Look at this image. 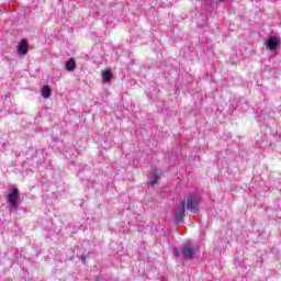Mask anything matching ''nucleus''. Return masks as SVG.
I'll return each instance as SVG.
<instances>
[{"label":"nucleus","mask_w":281,"mask_h":281,"mask_svg":"<svg viewBox=\"0 0 281 281\" xmlns=\"http://www.w3.org/2000/svg\"><path fill=\"white\" fill-rule=\"evenodd\" d=\"M74 69H76V59L70 58L68 61H66V70L74 71Z\"/></svg>","instance_id":"1a4fd4ad"},{"label":"nucleus","mask_w":281,"mask_h":281,"mask_svg":"<svg viewBox=\"0 0 281 281\" xmlns=\"http://www.w3.org/2000/svg\"><path fill=\"white\" fill-rule=\"evenodd\" d=\"M20 196L19 189H11L7 196V201L10 203V205H12V207H16L19 205Z\"/></svg>","instance_id":"f257e3e1"},{"label":"nucleus","mask_w":281,"mask_h":281,"mask_svg":"<svg viewBox=\"0 0 281 281\" xmlns=\"http://www.w3.org/2000/svg\"><path fill=\"white\" fill-rule=\"evenodd\" d=\"M175 256H177V258L179 257V251L178 250H173Z\"/></svg>","instance_id":"9b49d317"},{"label":"nucleus","mask_w":281,"mask_h":281,"mask_svg":"<svg viewBox=\"0 0 281 281\" xmlns=\"http://www.w3.org/2000/svg\"><path fill=\"white\" fill-rule=\"evenodd\" d=\"M220 1V3H223V1H225V0H218Z\"/></svg>","instance_id":"f8f14e48"},{"label":"nucleus","mask_w":281,"mask_h":281,"mask_svg":"<svg viewBox=\"0 0 281 281\" xmlns=\"http://www.w3.org/2000/svg\"><path fill=\"white\" fill-rule=\"evenodd\" d=\"M102 82H111V78H113V72L109 69L102 70Z\"/></svg>","instance_id":"0eeeda50"},{"label":"nucleus","mask_w":281,"mask_h":281,"mask_svg":"<svg viewBox=\"0 0 281 281\" xmlns=\"http://www.w3.org/2000/svg\"><path fill=\"white\" fill-rule=\"evenodd\" d=\"M187 207L190 212H196L199 210V199L196 194L191 193L187 199Z\"/></svg>","instance_id":"7ed1b4c3"},{"label":"nucleus","mask_w":281,"mask_h":281,"mask_svg":"<svg viewBox=\"0 0 281 281\" xmlns=\"http://www.w3.org/2000/svg\"><path fill=\"white\" fill-rule=\"evenodd\" d=\"M159 180V178L157 177V175L154 176V180H153V186H155V183H157V181Z\"/></svg>","instance_id":"9d476101"},{"label":"nucleus","mask_w":281,"mask_h":281,"mask_svg":"<svg viewBox=\"0 0 281 281\" xmlns=\"http://www.w3.org/2000/svg\"><path fill=\"white\" fill-rule=\"evenodd\" d=\"M181 251L184 260H192L194 258V246L191 243L184 244Z\"/></svg>","instance_id":"f03ea898"},{"label":"nucleus","mask_w":281,"mask_h":281,"mask_svg":"<svg viewBox=\"0 0 281 281\" xmlns=\"http://www.w3.org/2000/svg\"><path fill=\"white\" fill-rule=\"evenodd\" d=\"M29 49H30V44L27 43V41L21 40L18 46V54H20L21 56H25Z\"/></svg>","instance_id":"423d86ee"},{"label":"nucleus","mask_w":281,"mask_h":281,"mask_svg":"<svg viewBox=\"0 0 281 281\" xmlns=\"http://www.w3.org/2000/svg\"><path fill=\"white\" fill-rule=\"evenodd\" d=\"M41 95H42V98H44V100H47V98H49V95H52V87L44 86L42 88Z\"/></svg>","instance_id":"6e6552de"},{"label":"nucleus","mask_w":281,"mask_h":281,"mask_svg":"<svg viewBox=\"0 0 281 281\" xmlns=\"http://www.w3.org/2000/svg\"><path fill=\"white\" fill-rule=\"evenodd\" d=\"M186 216V201L181 202L175 213L176 223H181Z\"/></svg>","instance_id":"39448f33"},{"label":"nucleus","mask_w":281,"mask_h":281,"mask_svg":"<svg viewBox=\"0 0 281 281\" xmlns=\"http://www.w3.org/2000/svg\"><path fill=\"white\" fill-rule=\"evenodd\" d=\"M266 47L267 49H269L270 52H276V49H278V47H280V38L276 37V36H271L266 41Z\"/></svg>","instance_id":"20e7f679"}]
</instances>
